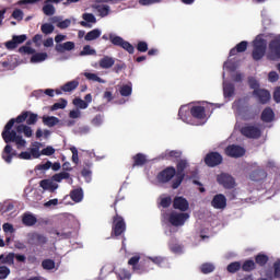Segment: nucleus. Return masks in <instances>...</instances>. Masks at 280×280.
Segmentation results:
<instances>
[{
    "label": "nucleus",
    "mask_w": 280,
    "mask_h": 280,
    "mask_svg": "<svg viewBox=\"0 0 280 280\" xmlns=\"http://www.w3.org/2000/svg\"><path fill=\"white\" fill-rule=\"evenodd\" d=\"M213 209H226V197L222 194H218L211 201Z\"/></svg>",
    "instance_id": "22"
},
{
    "label": "nucleus",
    "mask_w": 280,
    "mask_h": 280,
    "mask_svg": "<svg viewBox=\"0 0 280 280\" xmlns=\"http://www.w3.org/2000/svg\"><path fill=\"white\" fill-rule=\"evenodd\" d=\"M36 222H38V219H36L35 215L30 212H25L22 215V224H24V226H34Z\"/></svg>",
    "instance_id": "29"
},
{
    "label": "nucleus",
    "mask_w": 280,
    "mask_h": 280,
    "mask_svg": "<svg viewBox=\"0 0 280 280\" xmlns=\"http://www.w3.org/2000/svg\"><path fill=\"white\" fill-rule=\"evenodd\" d=\"M253 96L259 102V104H268L270 102V92L266 89H259L253 91Z\"/></svg>",
    "instance_id": "17"
},
{
    "label": "nucleus",
    "mask_w": 280,
    "mask_h": 280,
    "mask_svg": "<svg viewBox=\"0 0 280 280\" xmlns=\"http://www.w3.org/2000/svg\"><path fill=\"white\" fill-rule=\"evenodd\" d=\"M249 89H253V91H259L261 88H259V81L255 78H250L248 80Z\"/></svg>",
    "instance_id": "57"
},
{
    "label": "nucleus",
    "mask_w": 280,
    "mask_h": 280,
    "mask_svg": "<svg viewBox=\"0 0 280 280\" xmlns=\"http://www.w3.org/2000/svg\"><path fill=\"white\" fill-rule=\"evenodd\" d=\"M225 154L231 159H242L246 154V149L237 144H230L225 148Z\"/></svg>",
    "instance_id": "11"
},
{
    "label": "nucleus",
    "mask_w": 280,
    "mask_h": 280,
    "mask_svg": "<svg viewBox=\"0 0 280 280\" xmlns=\"http://www.w3.org/2000/svg\"><path fill=\"white\" fill-rule=\"evenodd\" d=\"M10 276V268L7 266H0V279H8Z\"/></svg>",
    "instance_id": "58"
},
{
    "label": "nucleus",
    "mask_w": 280,
    "mask_h": 280,
    "mask_svg": "<svg viewBox=\"0 0 280 280\" xmlns=\"http://www.w3.org/2000/svg\"><path fill=\"white\" fill-rule=\"evenodd\" d=\"M46 243L47 236H45V234H40L38 232L28 234V244H31V246H45Z\"/></svg>",
    "instance_id": "15"
},
{
    "label": "nucleus",
    "mask_w": 280,
    "mask_h": 280,
    "mask_svg": "<svg viewBox=\"0 0 280 280\" xmlns=\"http://www.w3.org/2000/svg\"><path fill=\"white\" fill-rule=\"evenodd\" d=\"M70 176L71 174H69L68 172H61L55 174L52 176V180H55V183H61L62 180H67Z\"/></svg>",
    "instance_id": "45"
},
{
    "label": "nucleus",
    "mask_w": 280,
    "mask_h": 280,
    "mask_svg": "<svg viewBox=\"0 0 280 280\" xmlns=\"http://www.w3.org/2000/svg\"><path fill=\"white\" fill-rule=\"evenodd\" d=\"M136 48L140 54H145L148 51V44L145 42H138Z\"/></svg>",
    "instance_id": "59"
},
{
    "label": "nucleus",
    "mask_w": 280,
    "mask_h": 280,
    "mask_svg": "<svg viewBox=\"0 0 280 280\" xmlns=\"http://www.w3.org/2000/svg\"><path fill=\"white\" fill-rule=\"evenodd\" d=\"M205 164L208 167H218V165H222L224 158L218 151H211L205 156Z\"/></svg>",
    "instance_id": "8"
},
{
    "label": "nucleus",
    "mask_w": 280,
    "mask_h": 280,
    "mask_svg": "<svg viewBox=\"0 0 280 280\" xmlns=\"http://www.w3.org/2000/svg\"><path fill=\"white\" fill-rule=\"evenodd\" d=\"M266 178H268V173L261 167H257L249 174V180L254 183H261V180H266Z\"/></svg>",
    "instance_id": "19"
},
{
    "label": "nucleus",
    "mask_w": 280,
    "mask_h": 280,
    "mask_svg": "<svg viewBox=\"0 0 280 280\" xmlns=\"http://www.w3.org/2000/svg\"><path fill=\"white\" fill-rule=\"evenodd\" d=\"M261 121L265 124H270V121L275 120V112L270 107H266L260 116Z\"/></svg>",
    "instance_id": "28"
},
{
    "label": "nucleus",
    "mask_w": 280,
    "mask_h": 280,
    "mask_svg": "<svg viewBox=\"0 0 280 280\" xmlns=\"http://www.w3.org/2000/svg\"><path fill=\"white\" fill-rule=\"evenodd\" d=\"M98 66L101 69H112L115 67V58L110 56H104L100 59Z\"/></svg>",
    "instance_id": "25"
},
{
    "label": "nucleus",
    "mask_w": 280,
    "mask_h": 280,
    "mask_svg": "<svg viewBox=\"0 0 280 280\" xmlns=\"http://www.w3.org/2000/svg\"><path fill=\"white\" fill-rule=\"evenodd\" d=\"M264 56H266V43H264V39L255 40L254 49L252 52L253 60H261Z\"/></svg>",
    "instance_id": "9"
},
{
    "label": "nucleus",
    "mask_w": 280,
    "mask_h": 280,
    "mask_svg": "<svg viewBox=\"0 0 280 280\" xmlns=\"http://www.w3.org/2000/svg\"><path fill=\"white\" fill-rule=\"evenodd\" d=\"M27 40V35H13L12 39L5 42L4 47L9 50L16 49L19 45H23Z\"/></svg>",
    "instance_id": "16"
},
{
    "label": "nucleus",
    "mask_w": 280,
    "mask_h": 280,
    "mask_svg": "<svg viewBox=\"0 0 280 280\" xmlns=\"http://www.w3.org/2000/svg\"><path fill=\"white\" fill-rule=\"evenodd\" d=\"M275 279H280V259L273 262Z\"/></svg>",
    "instance_id": "61"
},
{
    "label": "nucleus",
    "mask_w": 280,
    "mask_h": 280,
    "mask_svg": "<svg viewBox=\"0 0 280 280\" xmlns=\"http://www.w3.org/2000/svg\"><path fill=\"white\" fill-rule=\"evenodd\" d=\"M84 78H86V80H91L92 82H98L100 84H104L106 82L104 81V79L100 78L97 74L91 73V72H85Z\"/></svg>",
    "instance_id": "46"
},
{
    "label": "nucleus",
    "mask_w": 280,
    "mask_h": 280,
    "mask_svg": "<svg viewBox=\"0 0 280 280\" xmlns=\"http://www.w3.org/2000/svg\"><path fill=\"white\" fill-rule=\"evenodd\" d=\"M242 117L244 121H253L257 119L259 115V109L253 108L250 105H246L241 108Z\"/></svg>",
    "instance_id": "14"
},
{
    "label": "nucleus",
    "mask_w": 280,
    "mask_h": 280,
    "mask_svg": "<svg viewBox=\"0 0 280 280\" xmlns=\"http://www.w3.org/2000/svg\"><path fill=\"white\" fill-rule=\"evenodd\" d=\"M20 54H27L31 57V62H44V60H47V52H36V49L30 47V46H22L19 48Z\"/></svg>",
    "instance_id": "6"
},
{
    "label": "nucleus",
    "mask_w": 280,
    "mask_h": 280,
    "mask_svg": "<svg viewBox=\"0 0 280 280\" xmlns=\"http://www.w3.org/2000/svg\"><path fill=\"white\" fill-rule=\"evenodd\" d=\"M63 108H67V100L65 98H60L59 102L55 103L50 110H60V109H63Z\"/></svg>",
    "instance_id": "51"
},
{
    "label": "nucleus",
    "mask_w": 280,
    "mask_h": 280,
    "mask_svg": "<svg viewBox=\"0 0 280 280\" xmlns=\"http://www.w3.org/2000/svg\"><path fill=\"white\" fill-rule=\"evenodd\" d=\"M40 154L43 156H52V154H56V149H54V147H46L40 151Z\"/></svg>",
    "instance_id": "54"
},
{
    "label": "nucleus",
    "mask_w": 280,
    "mask_h": 280,
    "mask_svg": "<svg viewBox=\"0 0 280 280\" xmlns=\"http://www.w3.org/2000/svg\"><path fill=\"white\" fill-rule=\"evenodd\" d=\"M164 220H167L172 226H184L185 222L189 220V213L187 212H171L164 214Z\"/></svg>",
    "instance_id": "5"
},
{
    "label": "nucleus",
    "mask_w": 280,
    "mask_h": 280,
    "mask_svg": "<svg viewBox=\"0 0 280 280\" xmlns=\"http://www.w3.org/2000/svg\"><path fill=\"white\" fill-rule=\"evenodd\" d=\"M100 36H102V31L100 28H94L86 33V35L84 36V39L88 42L97 40Z\"/></svg>",
    "instance_id": "38"
},
{
    "label": "nucleus",
    "mask_w": 280,
    "mask_h": 280,
    "mask_svg": "<svg viewBox=\"0 0 280 280\" xmlns=\"http://www.w3.org/2000/svg\"><path fill=\"white\" fill-rule=\"evenodd\" d=\"M72 104H74V106L77 108H81L82 110L89 108V103H86L84 100L80 98V97H75L72 101Z\"/></svg>",
    "instance_id": "48"
},
{
    "label": "nucleus",
    "mask_w": 280,
    "mask_h": 280,
    "mask_svg": "<svg viewBox=\"0 0 280 280\" xmlns=\"http://www.w3.org/2000/svg\"><path fill=\"white\" fill-rule=\"evenodd\" d=\"M12 18L15 19V21H21L23 19V12L21 9H15L12 13Z\"/></svg>",
    "instance_id": "64"
},
{
    "label": "nucleus",
    "mask_w": 280,
    "mask_h": 280,
    "mask_svg": "<svg viewBox=\"0 0 280 280\" xmlns=\"http://www.w3.org/2000/svg\"><path fill=\"white\" fill-rule=\"evenodd\" d=\"M241 269L243 272H253V270H257V264L253 259H247L241 265Z\"/></svg>",
    "instance_id": "36"
},
{
    "label": "nucleus",
    "mask_w": 280,
    "mask_h": 280,
    "mask_svg": "<svg viewBox=\"0 0 280 280\" xmlns=\"http://www.w3.org/2000/svg\"><path fill=\"white\" fill-rule=\"evenodd\" d=\"M132 161V167H142V165H145L148 163V159L143 153H137L136 155H133Z\"/></svg>",
    "instance_id": "30"
},
{
    "label": "nucleus",
    "mask_w": 280,
    "mask_h": 280,
    "mask_svg": "<svg viewBox=\"0 0 280 280\" xmlns=\"http://www.w3.org/2000/svg\"><path fill=\"white\" fill-rule=\"evenodd\" d=\"M42 268L44 270H54V268H56V261H54L52 259H44L42 261Z\"/></svg>",
    "instance_id": "47"
},
{
    "label": "nucleus",
    "mask_w": 280,
    "mask_h": 280,
    "mask_svg": "<svg viewBox=\"0 0 280 280\" xmlns=\"http://www.w3.org/2000/svg\"><path fill=\"white\" fill-rule=\"evenodd\" d=\"M52 234L57 235L60 240H69V237H71V232H59L58 230H54Z\"/></svg>",
    "instance_id": "55"
},
{
    "label": "nucleus",
    "mask_w": 280,
    "mask_h": 280,
    "mask_svg": "<svg viewBox=\"0 0 280 280\" xmlns=\"http://www.w3.org/2000/svg\"><path fill=\"white\" fill-rule=\"evenodd\" d=\"M116 275L118 280H130L132 277V273H130L128 269H120Z\"/></svg>",
    "instance_id": "44"
},
{
    "label": "nucleus",
    "mask_w": 280,
    "mask_h": 280,
    "mask_svg": "<svg viewBox=\"0 0 280 280\" xmlns=\"http://www.w3.org/2000/svg\"><path fill=\"white\" fill-rule=\"evenodd\" d=\"M150 270H154V267H152V260L145 258L139 262L133 272H136V275H147Z\"/></svg>",
    "instance_id": "18"
},
{
    "label": "nucleus",
    "mask_w": 280,
    "mask_h": 280,
    "mask_svg": "<svg viewBox=\"0 0 280 280\" xmlns=\"http://www.w3.org/2000/svg\"><path fill=\"white\" fill-rule=\"evenodd\" d=\"M124 233H126V221H124V217L116 214L113 218L112 235L119 237Z\"/></svg>",
    "instance_id": "7"
},
{
    "label": "nucleus",
    "mask_w": 280,
    "mask_h": 280,
    "mask_svg": "<svg viewBox=\"0 0 280 280\" xmlns=\"http://www.w3.org/2000/svg\"><path fill=\"white\" fill-rule=\"evenodd\" d=\"M70 151L72 152V162L78 165V163H80V158L78 156V148L71 147Z\"/></svg>",
    "instance_id": "60"
},
{
    "label": "nucleus",
    "mask_w": 280,
    "mask_h": 280,
    "mask_svg": "<svg viewBox=\"0 0 280 280\" xmlns=\"http://www.w3.org/2000/svg\"><path fill=\"white\" fill-rule=\"evenodd\" d=\"M160 206L163 208V209H168V207L172 206V197H164L161 199L160 201Z\"/></svg>",
    "instance_id": "56"
},
{
    "label": "nucleus",
    "mask_w": 280,
    "mask_h": 280,
    "mask_svg": "<svg viewBox=\"0 0 280 280\" xmlns=\"http://www.w3.org/2000/svg\"><path fill=\"white\" fill-rule=\"evenodd\" d=\"M44 7H43V13L46 15V16H54L56 14V8L54 7V2L49 1V0H46L44 2Z\"/></svg>",
    "instance_id": "37"
},
{
    "label": "nucleus",
    "mask_w": 280,
    "mask_h": 280,
    "mask_svg": "<svg viewBox=\"0 0 280 280\" xmlns=\"http://www.w3.org/2000/svg\"><path fill=\"white\" fill-rule=\"evenodd\" d=\"M39 186L45 191H50V194H54V191H56V189H58V184L54 183V180H51V179L40 180Z\"/></svg>",
    "instance_id": "23"
},
{
    "label": "nucleus",
    "mask_w": 280,
    "mask_h": 280,
    "mask_svg": "<svg viewBox=\"0 0 280 280\" xmlns=\"http://www.w3.org/2000/svg\"><path fill=\"white\" fill-rule=\"evenodd\" d=\"M173 208L178 211H187L189 209V201L185 199V197H175L173 200Z\"/></svg>",
    "instance_id": "21"
},
{
    "label": "nucleus",
    "mask_w": 280,
    "mask_h": 280,
    "mask_svg": "<svg viewBox=\"0 0 280 280\" xmlns=\"http://www.w3.org/2000/svg\"><path fill=\"white\" fill-rule=\"evenodd\" d=\"M72 49H75V43L73 42H66L63 44H57L55 46V50L58 54H65V51H72Z\"/></svg>",
    "instance_id": "24"
},
{
    "label": "nucleus",
    "mask_w": 280,
    "mask_h": 280,
    "mask_svg": "<svg viewBox=\"0 0 280 280\" xmlns=\"http://www.w3.org/2000/svg\"><path fill=\"white\" fill-rule=\"evenodd\" d=\"M256 266H259L260 268H264L270 261V257L264 253H259L254 257Z\"/></svg>",
    "instance_id": "32"
},
{
    "label": "nucleus",
    "mask_w": 280,
    "mask_h": 280,
    "mask_svg": "<svg viewBox=\"0 0 280 280\" xmlns=\"http://www.w3.org/2000/svg\"><path fill=\"white\" fill-rule=\"evenodd\" d=\"M213 270H215V266L211 262H205L200 266V272H202V275H211Z\"/></svg>",
    "instance_id": "43"
},
{
    "label": "nucleus",
    "mask_w": 280,
    "mask_h": 280,
    "mask_svg": "<svg viewBox=\"0 0 280 280\" xmlns=\"http://www.w3.org/2000/svg\"><path fill=\"white\" fill-rule=\"evenodd\" d=\"M190 115L194 119H207V109L203 106L195 105L190 108Z\"/></svg>",
    "instance_id": "20"
},
{
    "label": "nucleus",
    "mask_w": 280,
    "mask_h": 280,
    "mask_svg": "<svg viewBox=\"0 0 280 280\" xmlns=\"http://www.w3.org/2000/svg\"><path fill=\"white\" fill-rule=\"evenodd\" d=\"M24 121H26L27 126H35L38 121V114L27 110L22 112L16 118H11L3 128L1 136L7 145L2 151V159L5 163H12V159L16 156V151L12 149V144L10 143H15L18 150H23L27 145V141L23 139V136L16 135V131L12 129L14 128V124H23Z\"/></svg>",
    "instance_id": "1"
},
{
    "label": "nucleus",
    "mask_w": 280,
    "mask_h": 280,
    "mask_svg": "<svg viewBox=\"0 0 280 280\" xmlns=\"http://www.w3.org/2000/svg\"><path fill=\"white\" fill-rule=\"evenodd\" d=\"M226 270L231 275H235V272H240V270H242V262L241 261L231 262L230 265H228Z\"/></svg>",
    "instance_id": "42"
},
{
    "label": "nucleus",
    "mask_w": 280,
    "mask_h": 280,
    "mask_svg": "<svg viewBox=\"0 0 280 280\" xmlns=\"http://www.w3.org/2000/svg\"><path fill=\"white\" fill-rule=\"evenodd\" d=\"M148 259H150V261L152 262V268H154V264L155 266H163V264L165 262V258L161 256L149 257Z\"/></svg>",
    "instance_id": "53"
},
{
    "label": "nucleus",
    "mask_w": 280,
    "mask_h": 280,
    "mask_svg": "<svg viewBox=\"0 0 280 280\" xmlns=\"http://www.w3.org/2000/svg\"><path fill=\"white\" fill-rule=\"evenodd\" d=\"M183 156V152L178 150H166L164 153H162V159H165V161H172V159H180Z\"/></svg>",
    "instance_id": "31"
},
{
    "label": "nucleus",
    "mask_w": 280,
    "mask_h": 280,
    "mask_svg": "<svg viewBox=\"0 0 280 280\" xmlns=\"http://www.w3.org/2000/svg\"><path fill=\"white\" fill-rule=\"evenodd\" d=\"M241 135L247 139H259V137H261V129L254 125H247L242 127Z\"/></svg>",
    "instance_id": "10"
},
{
    "label": "nucleus",
    "mask_w": 280,
    "mask_h": 280,
    "mask_svg": "<svg viewBox=\"0 0 280 280\" xmlns=\"http://www.w3.org/2000/svg\"><path fill=\"white\" fill-rule=\"evenodd\" d=\"M42 121L44 126H48V128H54V126H58V124H60V119L55 116H43Z\"/></svg>",
    "instance_id": "33"
},
{
    "label": "nucleus",
    "mask_w": 280,
    "mask_h": 280,
    "mask_svg": "<svg viewBox=\"0 0 280 280\" xmlns=\"http://www.w3.org/2000/svg\"><path fill=\"white\" fill-rule=\"evenodd\" d=\"M140 260H141V256H139V255H136V256L131 257V258L128 260V265H129V266H132L133 272H135L136 268L139 267V264H141Z\"/></svg>",
    "instance_id": "50"
},
{
    "label": "nucleus",
    "mask_w": 280,
    "mask_h": 280,
    "mask_svg": "<svg viewBox=\"0 0 280 280\" xmlns=\"http://www.w3.org/2000/svg\"><path fill=\"white\" fill-rule=\"evenodd\" d=\"M70 25H71V20L66 19V20L59 22L57 24V27H59V30H67V27H69Z\"/></svg>",
    "instance_id": "62"
},
{
    "label": "nucleus",
    "mask_w": 280,
    "mask_h": 280,
    "mask_svg": "<svg viewBox=\"0 0 280 280\" xmlns=\"http://www.w3.org/2000/svg\"><path fill=\"white\" fill-rule=\"evenodd\" d=\"M189 167V161L187 159H180L176 164V177L172 183V189H178L185 180V171Z\"/></svg>",
    "instance_id": "2"
},
{
    "label": "nucleus",
    "mask_w": 280,
    "mask_h": 280,
    "mask_svg": "<svg viewBox=\"0 0 280 280\" xmlns=\"http://www.w3.org/2000/svg\"><path fill=\"white\" fill-rule=\"evenodd\" d=\"M223 95L224 97H233L235 95V84L231 82L223 83Z\"/></svg>",
    "instance_id": "35"
},
{
    "label": "nucleus",
    "mask_w": 280,
    "mask_h": 280,
    "mask_svg": "<svg viewBox=\"0 0 280 280\" xmlns=\"http://www.w3.org/2000/svg\"><path fill=\"white\" fill-rule=\"evenodd\" d=\"M40 30L43 34L49 35V34H54L55 27H54V24L51 23H44L42 24Z\"/></svg>",
    "instance_id": "49"
},
{
    "label": "nucleus",
    "mask_w": 280,
    "mask_h": 280,
    "mask_svg": "<svg viewBox=\"0 0 280 280\" xmlns=\"http://www.w3.org/2000/svg\"><path fill=\"white\" fill-rule=\"evenodd\" d=\"M70 198L73 202H82L84 199V191L82 188H75L70 191Z\"/></svg>",
    "instance_id": "34"
},
{
    "label": "nucleus",
    "mask_w": 280,
    "mask_h": 280,
    "mask_svg": "<svg viewBox=\"0 0 280 280\" xmlns=\"http://www.w3.org/2000/svg\"><path fill=\"white\" fill-rule=\"evenodd\" d=\"M267 60L277 62L280 60V35L273 37L268 44Z\"/></svg>",
    "instance_id": "4"
},
{
    "label": "nucleus",
    "mask_w": 280,
    "mask_h": 280,
    "mask_svg": "<svg viewBox=\"0 0 280 280\" xmlns=\"http://www.w3.org/2000/svg\"><path fill=\"white\" fill-rule=\"evenodd\" d=\"M80 86V82L73 80V81H69L66 84L62 85L61 90L65 93H71V91H75V89Z\"/></svg>",
    "instance_id": "40"
},
{
    "label": "nucleus",
    "mask_w": 280,
    "mask_h": 280,
    "mask_svg": "<svg viewBox=\"0 0 280 280\" xmlns=\"http://www.w3.org/2000/svg\"><path fill=\"white\" fill-rule=\"evenodd\" d=\"M121 97H130L132 95V83L125 84L119 89Z\"/></svg>",
    "instance_id": "41"
},
{
    "label": "nucleus",
    "mask_w": 280,
    "mask_h": 280,
    "mask_svg": "<svg viewBox=\"0 0 280 280\" xmlns=\"http://www.w3.org/2000/svg\"><path fill=\"white\" fill-rule=\"evenodd\" d=\"M95 49L91 48L90 45H85L79 56H95Z\"/></svg>",
    "instance_id": "52"
},
{
    "label": "nucleus",
    "mask_w": 280,
    "mask_h": 280,
    "mask_svg": "<svg viewBox=\"0 0 280 280\" xmlns=\"http://www.w3.org/2000/svg\"><path fill=\"white\" fill-rule=\"evenodd\" d=\"M176 177V168L174 166H167L158 174L159 183H170L172 178Z\"/></svg>",
    "instance_id": "13"
},
{
    "label": "nucleus",
    "mask_w": 280,
    "mask_h": 280,
    "mask_svg": "<svg viewBox=\"0 0 280 280\" xmlns=\"http://www.w3.org/2000/svg\"><path fill=\"white\" fill-rule=\"evenodd\" d=\"M217 183H219V185H222L224 189H235V178L226 173L218 175Z\"/></svg>",
    "instance_id": "12"
},
{
    "label": "nucleus",
    "mask_w": 280,
    "mask_h": 280,
    "mask_svg": "<svg viewBox=\"0 0 280 280\" xmlns=\"http://www.w3.org/2000/svg\"><path fill=\"white\" fill-rule=\"evenodd\" d=\"M30 154H31V158L33 156V159H40V151L38 149V145L36 148H32L30 150Z\"/></svg>",
    "instance_id": "63"
},
{
    "label": "nucleus",
    "mask_w": 280,
    "mask_h": 280,
    "mask_svg": "<svg viewBox=\"0 0 280 280\" xmlns=\"http://www.w3.org/2000/svg\"><path fill=\"white\" fill-rule=\"evenodd\" d=\"M14 259H15L14 253H9L7 256L3 254L0 255V261L2 264H5L7 266H14Z\"/></svg>",
    "instance_id": "39"
},
{
    "label": "nucleus",
    "mask_w": 280,
    "mask_h": 280,
    "mask_svg": "<svg viewBox=\"0 0 280 280\" xmlns=\"http://www.w3.org/2000/svg\"><path fill=\"white\" fill-rule=\"evenodd\" d=\"M103 40H110L112 44L115 45V47H121V49H125V51H128L129 54H135V46L130 44L129 42H126L124 37L117 36L113 33L109 35H103Z\"/></svg>",
    "instance_id": "3"
},
{
    "label": "nucleus",
    "mask_w": 280,
    "mask_h": 280,
    "mask_svg": "<svg viewBox=\"0 0 280 280\" xmlns=\"http://www.w3.org/2000/svg\"><path fill=\"white\" fill-rule=\"evenodd\" d=\"M247 49H248V42L243 40L230 50V56H237V54H244V51H246Z\"/></svg>",
    "instance_id": "26"
},
{
    "label": "nucleus",
    "mask_w": 280,
    "mask_h": 280,
    "mask_svg": "<svg viewBox=\"0 0 280 280\" xmlns=\"http://www.w3.org/2000/svg\"><path fill=\"white\" fill-rule=\"evenodd\" d=\"M82 19L83 21L80 22L82 27H91V24L89 23H97V19L93 13H83Z\"/></svg>",
    "instance_id": "27"
}]
</instances>
